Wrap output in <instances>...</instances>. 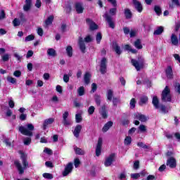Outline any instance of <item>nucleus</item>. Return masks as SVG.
Wrapping results in <instances>:
<instances>
[{
	"label": "nucleus",
	"mask_w": 180,
	"mask_h": 180,
	"mask_svg": "<svg viewBox=\"0 0 180 180\" xmlns=\"http://www.w3.org/2000/svg\"><path fill=\"white\" fill-rule=\"evenodd\" d=\"M20 154L21 155L20 158L22 160L23 167H22V164H20V162L18 160L15 161L14 164H15L19 174L20 175H22V174H23L25 172V169H27V168H29V162L26 160L27 155L25 153H23V152L20 151Z\"/></svg>",
	"instance_id": "nucleus-1"
},
{
	"label": "nucleus",
	"mask_w": 180,
	"mask_h": 180,
	"mask_svg": "<svg viewBox=\"0 0 180 180\" xmlns=\"http://www.w3.org/2000/svg\"><path fill=\"white\" fill-rule=\"evenodd\" d=\"M33 130H34V126H33V124H27L25 127L20 126L18 128V131L21 134L28 136L29 137H32V136H33Z\"/></svg>",
	"instance_id": "nucleus-2"
},
{
	"label": "nucleus",
	"mask_w": 180,
	"mask_h": 180,
	"mask_svg": "<svg viewBox=\"0 0 180 180\" xmlns=\"http://www.w3.org/2000/svg\"><path fill=\"white\" fill-rule=\"evenodd\" d=\"M171 89L168 86H166L162 92V101L163 102H171Z\"/></svg>",
	"instance_id": "nucleus-3"
},
{
	"label": "nucleus",
	"mask_w": 180,
	"mask_h": 180,
	"mask_svg": "<svg viewBox=\"0 0 180 180\" xmlns=\"http://www.w3.org/2000/svg\"><path fill=\"white\" fill-rule=\"evenodd\" d=\"M116 160V154L111 153L109 156L105 158L104 162L105 167H110Z\"/></svg>",
	"instance_id": "nucleus-4"
},
{
	"label": "nucleus",
	"mask_w": 180,
	"mask_h": 180,
	"mask_svg": "<svg viewBox=\"0 0 180 180\" xmlns=\"http://www.w3.org/2000/svg\"><path fill=\"white\" fill-rule=\"evenodd\" d=\"M102 144H103V139H102V138H98L97 145L96 147V157H99V155H101V153H102Z\"/></svg>",
	"instance_id": "nucleus-5"
},
{
	"label": "nucleus",
	"mask_w": 180,
	"mask_h": 180,
	"mask_svg": "<svg viewBox=\"0 0 180 180\" xmlns=\"http://www.w3.org/2000/svg\"><path fill=\"white\" fill-rule=\"evenodd\" d=\"M107 63H108V59L106 58H102L101 61V65H100V71L101 74H105Z\"/></svg>",
	"instance_id": "nucleus-6"
},
{
	"label": "nucleus",
	"mask_w": 180,
	"mask_h": 180,
	"mask_svg": "<svg viewBox=\"0 0 180 180\" xmlns=\"http://www.w3.org/2000/svg\"><path fill=\"white\" fill-rule=\"evenodd\" d=\"M103 18H105V20L108 22L109 27L111 29H115V22L113 20H112V17L108 14V12L104 14Z\"/></svg>",
	"instance_id": "nucleus-7"
},
{
	"label": "nucleus",
	"mask_w": 180,
	"mask_h": 180,
	"mask_svg": "<svg viewBox=\"0 0 180 180\" xmlns=\"http://www.w3.org/2000/svg\"><path fill=\"white\" fill-rule=\"evenodd\" d=\"M131 63L134 67H135L136 71H140L141 68H143L144 63L143 61L139 62L134 59L131 60Z\"/></svg>",
	"instance_id": "nucleus-8"
},
{
	"label": "nucleus",
	"mask_w": 180,
	"mask_h": 180,
	"mask_svg": "<svg viewBox=\"0 0 180 180\" xmlns=\"http://www.w3.org/2000/svg\"><path fill=\"white\" fill-rule=\"evenodd\" d=\"M72 163L70 162L68 163L66 167H65V170L63 172V175L64 176H67L69 174H71L72 172Z\"/></svg>",
	"instance_id": "nucleus-9"
},
{
	"label": "nucleus",
	"mask_w": 180,
	"mask_h": 180,
	"mask_svg": "<svg viewBox=\"0 0 180 180\" xmlns=\"http://www.w3.org/2000/svg\"><path fill=\"white\" fill-rule=\"evenodd\" d=\"M166 165L167 167H169V168H175V167H176V160L173 157H171L167 159Z\"/></svg>",
	"instance_id": "nucleus-10"
},
{
	"label": "nucleus",
	"mask_w": 180,
	"mask_h": 180,
	"mask_svg": "<svg viewBox=\"0 0 180 180\" xmlns=\"http://www.w3.org/2000/svg\"><path fill=\"white\" fill-rule=\"evenodd\" d=\"M75 8L77 13H82L84 12V9H85L84 7V4L81 2L75 3Z\"/></svg>",
	"instance_id": "nucleus-11"
},
{
	"label": "nucleus",
	"mask_w": 180,
	"mask_h": 180,
	"mask_svg": "<svg viewBox=\"0 0 180 180\" xmlns=\"http://www.w3.org/2000/svg\"><path fill=\"white\" fill-rule=\"evenodd\" d=\"M133 4L135 9H136L139 13H141V12H143V4L137 0H133Z\"/></svg>",
	"instance_id": "nucleus-12"
},
{
	"label": "nucleus",
	"mask_w": 180,
	"mask_h": 180,
	"mask_svg": "<svg viewBox=\"0 0 180 180\" xmlns=\"http://www.w3.org/2000/svg\"><path fill=\"white\" fill-rule=\"evenodd\" d=\"M166 77L168 79H172L174 78V72H172V67L167 66L165 70Z\"/></svg>",
	"instance_id": "nucleus-13"
},
{
	"label": "nucleus",
	"mask_w": 180,
	"mask_h": 180,
	"mask_svg": "<svg viewBox=\"0 0 180 180\" xmlns=\"http://www.w3.org/2000/svg\"><path fill=\"white\" fill-rule=\"evenodd\" d=\"M86 23H87V25H89L90 30H98V25H96V23H95L91 19L87 18L86 19Z\"/></svg>",
	"instance_id": "nucleus-14"
},
{
	"label": "nucleus",
	"mask_w": 180,
	"mask_h": 180,
	"mask_svg": "<svg viewBox=\"0 0 180 180\" xmlns=\"http://www.w3.org/2000/svg\"><path fill=\"white\" fill-rule=\"evenodd\" d=\"M81 130H82V126L81 124H78L75 127L73 131V134L75 137H76L77 139L79 137V134L81 133Z\"/></svg>",
	"instance_id": "nucleus-15"
},
{
	"label": "nucleus",
	"mask_w": 180,
	"mask_h": 180,
	"mask_svg": "<svg viewBox=\"0 0 180 180\" xmlns=\"http://www.w3.org/2000/svg\"><path fill=\"white\" fill-rule=\"evenodd\" d=\"M53 20H54V15H49L48 18L44 21V27H49L50 25L53 24Z\"/></svg>",
	"instance_id": "nucleus-16"
},
{
	"label": "nucleus",
	"mask_w": 180,
	"mask_h": 180,
	"mask_svg": "<svg viewBox=\"0 0 180 180\" xmlns=\"http://www.w3.org/2000/svg\"><path fill=\"white\" fill-rule=\"evenodd\" d=\"M135 119H137L138 120H140V122H147V117L144 115H142L141 113H136L135 114Z\"/></svg>",
	"instance_id": "nucleus-17"
},
{
	"label": "nucleus",
	"mask_w": 180,
	"mask_h": 180,
	"mask_svg": "<svg viewBox=\"0 0 180 180\" xmlns=\"http://www.w3.org/2000/svg\"><path fill=\"white\" fill-rule=\"evenodd\" d=\"M79 46L81 51L82 53H85L86 46H85V42L84 41V39L82 37L79 38Z\"/></svg>",
	"instance_id": "nucleus-18"
},
{
	"label": "nucleus",
	"mask_w": 180,
	"mask_h": 180,
	"mask_svg": "<svg viewBox=\"0 0 180 180\" xmlns=\"http://www.w3.org/2000/svg\"><path fill=\"white\" fill-rule=\"evenodd\" d=\"M152 103L155 109H160V100H158L157 96L153 97Z\"/></svg>",
	"instance_id": "nucleus-19"
},
{
	"label": "nucleus",
	"mask_w": 180,
	"mask_h": 180,
	"mask_svg": "<svg viewBox=\"0 0 180 180\" xmlns=\"http://www.w3.org/2000/svg\"><path fill=\"white\" fill-rule=\"evenodd\" d=\"M112 126H113V122L111 121L108 122L103 127L102 129V132L103 133H106L108 130H109Z\"/></svg>",
	"instance_id": "nucleus-20"
},
{
	"label": "nucleus",
	"mask_w": 180,
	"mask_h": 180,
	"mask_svg": "<svg viewBox=\"0 0 180 180\" xmlns=\"http://www.w3.org/2000/svg\"><path fill=\"white\" fill-rule=\"evenodd\" d=\"M30 8H32V0H25V4L23 6V10L25 12H27L30 11Z\"/></svg>",
	"instance_id": "nucleus-21"
},
{
	"label": "nucleus",
	"mask_w": 180,
	"mask_h": 180,
	"mask_svg": "<svg viewBox=\"0 0 180 180\" xmlns=\"http://www.w3.org/2000/svg\"><path fill=\"white\" fill-rule=\"evenodd\" d=\"M112 49L115 50L116 54L118 56H120L122 54V50L120 49V46H119V44L117 43L114 42L112 44Z\"/></svg>",
	"instance_id": "nucleus-22"
},
{
	"label": "nucleus",
	"mask_w": 180,
	"mask_h": 180,
	"mask_svg": "<svg viewBox=\"0 0 180 180\" xmlns=\"http://www.w3.org/2000/svg\"><path fill=\"white\" fill-rule=\"evenodd\" d=\"M171 41L173 46H178V43H179L178 37L175 34H172Z\"/></svg>",
	"instance_id": "nucleus-23"
},
{
	"label": "nucleus",
	"mask_w": 180,
	"mask_h": 180,
	"mask_svg": "<svg viewBox=\"0 0 180 180\" xmlns=\"http://www.w3.org/2000/svg\"><path fill=\"white\" fill-rule=\"evenodd\" d=\"M54 122V119L53 118H49L45 120L44 122V130H46V129H47V126L48 124H52V123H53Z\"/></svg>",
	"instance_id": "nucleus-24"
},
{
	"label": "nucleus",
	"mask_w": 180,
	"mask_h": 180,
	"mask_svg": "<svg viewBox=\"0 0 180 180\" xmlns=\"http://www.w3.org/2000/svg\"><path fill=\"white\" fill-rule=\"evenodd\" d=\"M162 32H164V27L160 26L154 31L153 34L155 36H160V34H162Z\"/></svg>",
	"instance_id": "nucleus-25"
},
{
	"label": "nucleus",
	"mask_w": 180,
	"mask_h": 180,
	"mask_svg": "<svg viewBox=\"0 0 180 180\" xmlns=\"http://www.w3.org/2000/svg\"><path fill=\"white\" fill-rule=\"evenodd\" d=\"M91 77H92L91 73H89V72L85 73L84 79V82H85V84H86V85H88V84H89V82H91Z\"/></svg>",
	"instance_id": "nucleus-26"
},
{
	"label": "nucleus",
	"mask_w": 180,
	"mask_h": 180,
	"mask_svg": "<svg viewBox=\"0 0 180 180\" xmlns=\"http://www.w3.org/2000/svg\"><path fill=\"white\" fill-rule=\"evenodd\" d=\"M100 113H101L102 117H103V119H106V117H108V114L106 113V106L103 105L101 107V110H100Z\"/></svg>",
	"instance_id": "nucleus-27"
},
{
	"label": "nucleus",
	"mask_w": 180,
	"mask_h": 180,
	"mask_svg": "<svg viewBox=\"0 0 180 180\" xmlns=\"http://www.w3.org/2000/svg\"><path fill=\"white\" fill-rule=\"evenodd\" d=\"M147 102H148V97H147L146 96H143L140 98L139 105L142 106V105H146Z\"/></svg>",
	"instance_id": "nucleus-28"
},
{
	"label": "nucleus",
	"mask_w": 180,
	"mask_h": 180,
	"mask_svg": "<svg viewBox=\"0 0 180 180\" xmlns=\"http://www.w3.org/2000/svg\"><path fill=\"white\" fill-rule=\"evenodd\" d=\"M138 133H147V127L143 124H141L138 127Z\"/></svg>",
	"instance_id": "nucleus-29"
},
{
	"label": "nucleus",
	"mask_w": 180,
	"mask_h": 180,
	"mask_svg": "<svg viewBox=\"0 0 180 180\" xmlns=\"http://www.w3.org/2000/svg\"><path fill=\"white\" fill-rule=\"evenodd\" d=\"M47 54L50 57H56V56H57V53L56 52V50H54L53 49H49L47 50Z\"/></svg>",
	"instance_id": "nucleus-30"
},
{
	"label": "nucleus",
	"mask_w": 180,
	"mask_h": 180,
	"mask_svg": "<svg viewBox=\"0 0 180 180\" xmlns=\"http://www.w3.org/2000/svg\"><path fill=\"white\" fill-rule=\"evenodd\" d=\"M75 152L76 154H77L78 155H85V150L77 148V147H75Z\"/></svg>",
	"instance_id": "nucleus-31"
},
{
	"label": "nucleus",
	"mask_w": 180,
	"mask_h": 180,
	"mask_svg": "<svg viewBox=\"0 0 180 180\" xmlns=\"http://www.w3.org/2000/svg\"><path fill=\"white\" fill-rule=\"evenodd\" d=\"M134 45L136 49H138V50H141V49H143V45H141V41H140V39L135 41Z\"/></svg>",
	"instance_id": "nucleus-32"
},
{
	"label": "nucleus",
	"mask_w": 180,
	"mask_h": 180,
	"mask_svg": "<svg viewBox=\"0 0 180 180\" xmlns=\"http://www.w3.org/2000/svg\"><path fill=\"white\" fill-rule=\"evenodd\" d=\"M174 5H175V6L179 7L180 4H179V0H172V4H169V7L171 9H174Z\"/></svg>",
	"instance_id": "nucleus-33"
},
{
	"label": "nucleus",
	"mask_w": 180,
	"mask_h": 180,
	"mask_svg": "<svg viewBox=\"0 0 180 180\" xmlns=\"http://www.w3.org/2000/svg\"><path fill=\"white\" fill-rule=\"evenodd\" d=\"M66 53L67 56L70 58L72 57V46H68L66 47Z\"/></svg>",
	"instance_id": "nucleus-34"
},
{
	"label": "nucleus",
	"mask_w": 180,
	"mask_h": 180,
	"mask_svg": "<svg viewBox=\"0 0 180 180\" xmlns=\"http://www.w3.org/2000/svg\"><path fill=\"white\" fill-rule=\"evenodd\" d=\"M112 98H113V90L108 89L107 91V99L108 101H112Z\"/></svg>",
	"instance_id": "nucleus-35"
},
{
	"label": "nucleus",
	"mask_w": 180,
	"mask_h": 180,
	"mask_svg": "<svg viewBox=\"0 0 180 180\" xmlns=\"http://www.w3.org/2000/svg\"><path fill=\"white\" fill-rule=\"evenodd\" d=\"M124 15L127 19H131V11L129 8L124 10Z\"/></svg>",
	"instance_id": "nucleus-36"
},
{
	"label": "nucleus",
	"mask_w": 180,
	"mask_h": 180,
	"mask_svg": "<svg viewBox=\"0 0 180 180\" xmlns=\"http://www.w3.org/2000/svg\"><path fill=\"white\" fill-rule=\"evenodd\" d=\"M77 94H78L79 96H82L84 95V94H85V89L84 88V86H80L77 89Z\"/></svg>",
	"instance_id": "nucleus-37"
},
{
	"label": "nucleus",
	"mask_w": 180,
	"mask_h": 180,
	"mask_svg": "<svg viewBox=\"0 0 180 180\" xmlns=\"http://www.w3.org/2000/svg\"><path fill=\"white\" fill-rule=\"evenodd\" d=\"M124 144L125 146H130V144H131V137L126 136L124 141Z\"/></svg>",
	"instance_id": "nucleus-38"
},
{
	"label": "nucleus",
	"mask_w": 180,
	"mask_h": 180,
	"mask_svg": "<svg viewBox=\"0 0 180 180\" xmlns=\"http://www.w3.org/2000/svg\"><path fill=\"white\" fill-rule=\"evenodd\" d=\"M75 120L76 123H81L82 122V115L81 114H76Z\"/></svg>",
	"instance_id": "nucleus-39"
},
{
	"label": "nucleus",
	"mask_w": 180,
	"mask_h": 180,
	"mask_svg": "<svg viewBox=\"0 0 180 180\" xmlns=\"http://www.w3.org/2000/svg\"><path fill=\"white\" fill-rule=\"evenodd\" d=\"M154 11H155V13H157V15L158 16H160V15H161V13H162L161 7L160 6H155Z\"/></svg>",
	"instance_id": "nucleus-40"
},
{
	"label": "nucleus",
	"mask_w": 180,
	"mask_h": 180,
	"mask_svg": "<svg viewBox=\"0 0 180 180\" xmlns=\"http://www.w3.org/2000/svg\"><path fill=\"white\" fill-rule=\"evenodd\" d=\"M96 40L97 41V44H99L101 43V41L102 40V34L101 32H98L96 37Z\"/></svg>",
	"instance_id": "nucleus-41"
},
{
	"label": "nucleus",
	"mask_w": 180,
	"mask_h": 180,
	"mask_svg": "<svg viewBox=\"0 0 180 180\" xmlns=\"http://www.w3.org/2000/svg\"><path fill=\"white\" fill-rule=\"evenodd\" d=\"M13 25L15 27H16L17 26H20V20H19L18 18H15L13 20Z\"/></svg>",
	"instance_id": "nucleus-42"
},
{
	"label": "nucleus",
	"mask_w": 180,
	"mask_h": 180,
	"mask_svg": "<svg viewBox=\"0 0 180 180\" xmlns=\"http://www.w3.org/2000/svg\"><path fill=\"white\" fill-rule=\"evenodd\" d=\"M43 177L45 178L46 179H53V174L50 173H44Z\"/></svg>",
	"instance_id": "nucleus-43"
},
{
	"label": "nucleus",
	"mask_w": 180,
	"mask_h": 180,
	"mask_svg": "<svg viewBox=\"0 0 180 180\" xmlns=\"http://www.w3.org/2000/svg\"><path fill=\"white\" fill-rule=\"evenodd\" d=\"M138 147H141V148H145L146 150H148V146L144 144L143 142H139L137 143Z\"/></svg>",
	"instance_id": "nucleus-44"
},
{
	"label": "nucleus",
	"mask_w": 180,
	"mask_h": 180,
	"mask_svg": "<svg viewBox=\"0 0 180 180\" xmlns=\"http://www.w3.org/2000/svg\"><path fill=\"white\" fill-rule=\"evenodd\" d=\"M93 40H94V38L91 35H87L84 38L85 43H91V41H92Z\"/></svg>",
	"instance_id": "nucleus-45"
},
{
	"label": "nucleus",
	"mask_w": 180,
	"mask_h": 180,
	"mask_svg": "<svg viewBox=\"0 0 180 180\" xmlns=\"http://www.w3.org/2000/svg\"><path fill=\"white\" fill-rule=\"evenodd\" d=\"M7 81L8 82H10L11 84H15L16 83V79H15L12 77H10V76L7 77Z\"/></svg>",
	"instance_id": "nucleus-46"
},
{
	"label": "nucleus",
	"mask_w": 180,
	"mask_h": 180,
	"mask_svg": "<svg viewBox=\"0 0 180 180\" xmlns=\"http://www.w3.org/2000/svg\"><path fill=\"white\" fill-rule=\"evenodd\" d=\"M32 40H34V35L30 34L25 37V41H32Z\"/></svg>",
	"instance_id": "nucleus-47"
},
{
	"label": "nucleus",
	"mask_w": 180,
	"mask_h": 180,
	"mask_svg": "<svg viewBox=\"0 0 180 180\" xmlns=\"http://www.w3.org/2000/svg\"><path fill=\"white\" fill-rule=\"evenodd\" d=\"M95 112V107L94 105H91L88 109V113L89 115H94Z\"/></svg>",
	"instance_id": "nucleus-48"
},
{
	"label": "nucleus",
	"mask_w": 180,
	"mask_h": 180,
	"mask_svg": "<svg viewBox=\"0 0 180 180\" xmlns=\"http://www.w3.org/2000/svg\"><path fill=\"white\" fill-rule=\"evenodd\" d=\"M30 143H32V139L27 137L25 139H24V144L25 146H29V144H30Z\"/></svg>",
	"instance_id": "nucleus-49"
},
{
	"label": "nucleus",
	"mask_w": 180,
	"mask_h": 180,
	"mask_svg": "<svg viewBox=\"0 0 180 180\" xmlns=\"http://www.w3.org/2000/svg\"><path fill=\"white\" fill-rule=\"evenodd\" d=\"M174 90L176 92L180 94V84L176 82L174 84Z\"/></svg>",
	"instance_id": "nucleus-50"
},
{
	"label": "nucleus",
	"mask_w": 180,
	"mask_h": 180,
	"mask_svg": "<svg viewBox=\"0 0 180 180\" xmlns=\"http://www.w3.org/2000/svg\"><path fill=\"white\" fill-rule=\"evenodd\" d=\"M130 107L131 109H134V108H136V99L135 98L131 99Z\"/></svg>",
	"instance_id": "nucleus-51"
},
{
	"label": "nucleus",
	"mask_w": 180,
	"mask_h": 180,
	"mask_svg": "<svg viewBox=\"0 0 180 180\" xmlns=\"http://www.w3.org/2000/svg\"><path fill=\"white\" fill-rule=\"evenodd\" d=\"M95 101H96V105H98V106H99L101 105V96L96 95L95 96Z\"/></svg>",
	"instance_id": "nucleus-52"
},
{
	"label": "nucleus",
	"mask_w": 180,
	"mask_h": 180,
	"mask_svg": "<svg viewBox=\"0 0 180 180\" xmlns=\"http://www.w3.org/2000/svg\"><path fill=\"white\" fill-rule=\"evenodd\" d=\"M63 124L64 126H70L72 124L71 121H70L68 119L63 120Z\"/></svg>",
	"instance_id": "nucleus-53"
},
{
	"label": "nucleus",
	"mask_w": 180,
	"mask_h": 180,
	"mask_svg": "<svg viewBox=\"0 0 180 180\" xmlns=\"http://www.w3.org/2000/svg\"><path fill=\"white\" fill-rule=\"evenodd\" d=\"M1 58L4 62L9 61V54L6 53L5 55L1 56Z\"/></svg>",
	"instance_id": "nucleus-54"
},
{
	"label": "nucleus",
	"mask_w": 180,
	"mask_h": 180,
	"mask_svg": "<svg viewBox=\"0 0 180 180\" xmlns=\"http://www.w3.org/2000/svg\"><path fill=\"white\" fill-rule=\"evenodd\" d=\"M131 178L138 179V178H140V173L131 174Z\"/></svg>",
	"instance_id": "nucleus-55"
},
{
	"label": "nucleus",
	"mask_w": 180,
	"mask_h": 180,
	"mask_svg": "<svg viewBox=\"0 0 180 180\" xmlns=\"http://www.w3.org/2000/svg\"><path fill=\"white\" fill-rule=\"evenodd\" d=\"M5 18H6L5 11L1 10L0 11V20H3V19H5Z\"/></svg>",
	"instance_id": "nucleus-56"
},
{
	"label": "nucleus",
	"mask_w": 180,
	"mask_h": 180,
	"mask_svg": "<svg viewBox=\"0 0 180 180\" xmlns=\"http://www.w3.org/2000/svg\"><path fill=\"white\" fill-rule=\"evenodd\" d=\"M79 164H81V161H79V158L75 159V168H78L79 167Z\"/></svg>",
	"instance_id": "nucleus-57"
},
{
	"label": "nucleus",
	"mask_w": 180,
	"mask_h": 180,
	"mask_svg": "<svg viewBox=\"0 0 180 180\" xmlns=\"http://www.w3.org/2000/svg\"><path fill=\"white\" fill-rule=\"evenodd\" d=\"M120 102V100L117 98H113L112 103L114 106H117V103Z\"/></svg>",
	"instance_id": "nucleus-58"
},
{
	"label": "nucleus",
	"mask_w": 180,
	"mask_h": 180,
	"mask_svg": "<svg viewBox=\"0 0 180 180\" xmlns=\"http://www.w3.org/2000/svg\"><path fill=\"white\" fill-rule=\"evenodd\" d=\"M14 77H17V78H19L22 75V72L19 70H16L13 72Z\"/></svg>",
	"instance_id": "nucleus-59"
},
{
	"label": "nucleus",
	"mask_w": 180,
	"mask_h": 180,
	"mask_svg": "<svg viewBox=\"0 0 180 180\" xmlns=\"http://www.w3.org/2000/svg\"><path fill=\"white\" fill-rule=\"evenodd\" d=\"M116 11H117V9L115 8H110V15H111L112 16H115V15H116Z\"/></svg>",
	"instance_id": "nucleus-60"
},
{
	"label": "nucleus",
	"mask_w": 180,
	"mask_h": 180,
	"mask_svg": "<svg viewBox=\"0 0 180 180\" xmlns=\"http://www.w3.org/2000/svg\"><path fill=\"white\" fill-rule=\"evenodd\" d=\"M44 153H46V154H49V155H51V154H53V151L49 148H46L44 150Z\"/></svg>",
	"instance_id": "nucleus-61"
},
{
	"label": "nucleus",
	"mask_w": 180,
	"mask_h": 180,
	"mask_svg": "<svg viewBox=\"0 0 180 180\" xmlns=\"http://www.w3.org/2000/svg\"><path fill=\"white\" fill-rule=\"evenodd\" d=\"M63 81L64 82H68L70 81V76L68 75H63Z\"/></svg>",
	"instance_id": "nucleus-62"
},
{
	"label": "nucleus",
	"mask_w": 180,
	"mask_h": 180,
	"mask_svg": "<svg viewBox=\"0 0 180 180\" xmlns=\"http://www.w3.org/2000/svg\"><path fill=\"white\" fill-rule=\"evenodd\" d=\"M97 86H96V84H95V83H93L92 84H91V92H95L96 91V89H97Z\"/></svg>",
	"instance_id": "nucleus-63"
},
{
	"label": "nucleus",
	"mask_w": 180,
	"mask_h": 180,
	"mask_svg": "<svg viewBox=\"0 0 180 180\" xmlns=\"http://www.w3.org/2000/svg\"><path fill=\"white\" fill-rule=\"evenodd\" d=\"M43 29L41 27H39L37 29V34H39V36H43Z\"/></svg>",
	"instance_id": "nucleus-64"
}]
</instances>
